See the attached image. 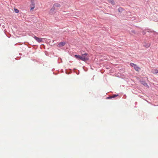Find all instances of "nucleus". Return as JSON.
Returning <instances> with one entry per match:
<instances>
[{"label": "nucleus", "mask_w": 158, "mask_h": 158, "mask_svg": "<svg viewBox=\"0 0 158 158\" xmlns=\"http://www.w3.org/2000/svg\"><path fill=\"white\" fill-rule=\"evenodd\" d=\"M31 10H32L35 8V3L34 2H32V3H31Z\"/></svg>", "instance_id": "423d86ee"}, {"label": "nucleus", "mask_w": 158, "mask_h": 158, "mask_svg": "<svg viewBox=\"0 0 158 158\" xmlns=\"http://www.w3.org/2000/svg\"><path fill=\"white\" fill-rule=\"evenodd\" d=\"M151 72L154 74H157L158 73V70L157 69H152Z\"/></svg>", "instance_id": "39448f33"}, {"label": "nucleus", "mask_w": 158, "mask_h": 158, "mask_svg": "<svg viewBox=\"0 0 158 158\" xmlns=\"http://www.w3.org/2000/svg\"><path fill=\"white\" fill-rule=\"evenodd\" d=\"M14 10H15V12L16 13H18L19 12V10L17 9H14Z\"/></svg>", "instance_id": "ddd939ff"}, {"label": "nucleus", "mask_w": 158, "mask_h": 158, "mask_svg": "<svg viewBox=\"0 0 158 158\" xmlns=\"http://www.w3.org/2000/svg\"><path fill=\"white\" fill-rule=\"evenodd\" d=\"M55 13V8L54 6L51 8V9L49 11V14L50 15H52L54 14Z\"/></svg>", "instance_id": "20e7f679"}, {"label": "nucleus", "mask_w": 158, "mask_h": 158, "mask_svg": "<svg viewBox=\"0 0 158 158\" xmlns=\"http://www.w3.org/2000/svg\"><path fill=\"white\" fill-rule=\"evenodd\" d=\"M150 44L148 43H145L144 46L146 48H148L150 46Z\"/></svg>", "instance_id": "1a4fd4ad"}, {"label": "nucleus", "mask_w": 158, "mask_h": 158, "mask_svg": "<svg viewBox=\"0 0 158 158\" xmlns=\"http://www.w3.org/2000/svg\"><path fill=\"white\" fill-rule=\"evenodd\" d=\"M87 53H86L82 54L81 55V60L83 61H85L89 60V58L87 56Z\"/></svg>", "instance_id": "f257e3e1"}, {"label": "nucleus", "mask_w": 158, "mask_h": 158, "mask_svg": "<svg viewBox=\"0 0 158 158\" xmlns=\"http://www.w3.org/2000/svg\"><path fill=\"white\" fill-rule=\"evenodd\" d=\"M34 38L38 42H40L42 41L43 39L42 38H39L35 36Z\"/></svg>", "instance_id": "7ed1b4c3"}, {"label": "nucleus", "mask_w": 158, "mask_h": 158, "mask_svg": "<svg viewBox=\"0 0 158 158\" xmlns=\"http://www.w3.org/2000/svg\"><path fill=\"white\" fill-rule=\"evenodd\" d=\"M74 56L76 58L81 60V56L75 55Z\"/></svg>", "instance_id": "9d476101"}, {"label": "nucleus", "mask_w": 158, "mask_h": 158, "mask_svg": "<svg viewBox=\"0 0 158 158\" xmlns=\"http://www.w3.org/2000/svg\"><path fill=\"white\" fill-rule=\"evenodd\" d=\"M34 2V0H31V3H32V2Z\"/></svg>", "instance_id": "2eb2a0df"}, {"label": "nucleus", "mask_w": 158, "mask_h": 158, "mask_svg": "<svg viewBox=\"0 0 158 158\" xmlns=\"http://www.w3.org/2000/svg\"><path fill=\"white\" fill-rule=\"evenodd\" d=\"M117 96H118V95H114L112 96L111 97H108L107 98H114L115 97H116Z\"/></svg>", "instance_id": "f8f14e48"}, {"label": "nucleus", "mask_w": 158, "mask_h": 158, "mask_svg": "<svg viewBox=\"0 0 158 158\" xmlns=\"http://www.w3.org/2000/svg\"><path fill=\"white\" fill-rule=\"evenodd\" d=\"M130 65L132 67H134L135 70L136 71H139L140 69V68L138 67L136 64L133 63H131Z\"/></svg>", "instance_id": "f03ea898"}, {"label": "nucleus", "mask_w": 158, "mask_h": 158, "mask_svg": "<svg viewBox=\"0 0 158 158\" xmlns=\"http://www.w3.org/2000/svg\"><path fill=\"white\" fill-rule=\"evenodd\" d=\"M54 6V7H60V4H55Z\"/></svg>", "instance_id": "9b49d317"}, {"label": "nucleus", "mask_w": 158, "mask_h": 158, "mask_svg": "<svg viewBox=\"0 0 158 158\" xmlns=\"http://www.w3.org/2000/svg\"><path fill=\"white\" fill-rule=\"evenodd\" d=\"M65 43L64 42H61L60 43L58 44V46L59 47L63 46L65 45Z\"/></svg>", "instance_id": "0eeeda50"}, {"label": "nucleus", "mask_w": 158, "mask_h": 158, "mask_svg": "<svg viewBox=\"0 0 158 158\" xmlns=\"http://www.w3.org/2000/svg\"><path fill=\"white\" fill-rule=\"evenodd\" d=\"M108 2L110 3L112 5H114L115 4V2L114 0H108Z\"/></svg>", "instance_id": "6e6552de"}, {"label": "nucleus", "mask_w": 158, "mask_h": 158, "mask_svg": "<svg viewBox=\"0 0 158 158\" xmlns=\"http://www.w3.org/2000/svg\"><path fill=\"white\" fill-rule=\"evenodd\" d=\"M142 84H143L144 85H147V84L146 83L143 82H143H142Z\"/></svg>", "instance_id": "4468645a"}]
</instances>
